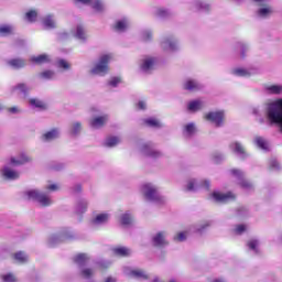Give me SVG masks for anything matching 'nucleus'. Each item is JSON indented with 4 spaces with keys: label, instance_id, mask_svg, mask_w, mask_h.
Returning <instances> with one entry per match:
<instances>
[{
    "label": "nucleus",
    "instance_id": "obj_1",
    "mask_svg": "<svg viewBox=\"0 0 282 282\" xmlns=\"http://www.w3.org/2000/svg\"><path fill=\"white\" fill-rule=\"evenodd\" d=\"M28 162H32V159L26 154H21L18 159L11 158L10 162L2 167L1 176L3 177V180H8L9 182L19 180V177H21V174L12 166H21L23 164H28Z\"/></svg>",
    "mask_w": 282,
    "mask_h": 282
},
{
    "label": "nucleus",
    "instance_id": "obj_2",
    "mask_svg": "<svg viewBox=\"0 0 282 282\" xmlns=\"http://www.w3.org/2000/svg\"><path fill=\"white\" fill-rule=\"evenodd\" d=\"M265 116L270 124H278L282 133V98L267 104Z\"/></svg>",
    "mask_w": 282,
    "mask_h": 282
},
{
    "label": "nucleus",
    "instance_id": "obj_3",
    "mask_svg": "<svg viewBox=\"0 0 282 282\" xmlns=\"http://www.w3.org/2000/svg\"><path fill=\"white\" fill-rule=\"evenodd\" d=\"M141 193L145 197L147 202H152V204H166V198L160 195L158 192V186L152 183H145L141 186Z\"/></svg>",
    "mask_w": 282,
    "mask_h": 282
},
{
    "label": "nucleus",
    "instance_id": "obj_4",
    "mask_svg": "<svg viewBox=\"0 0 282 282\" xmlns=\"http://www.w3.org/2000/svg\"><path fill=\"white\" fill-rule=\"evenodd\" d=\"M24 199H29V202H37V204L43 207L52 206L54 204L50 194L39 189H29L24 192Z\"/></svg>",
    "mask_w": 282,
    "mask_h": 282
},
{
    "label": "nucleus",
    "instance_id": "obj_5",
    "mask_svg": "<svg viewBox=\"0 0 282 282\" xmlns=\"http://www.w3.org/2000/svg\"><path fill=\"white\" fill-rule=\"evenodd\" d=\"M111 62V55H102L98 63L95 64V66L91 68L90 74H94L95 76H106V74H109V63Z\"/></svg>",
    "mask_w": 282,
    "mask_h": 282
},
{
    "label": "nucleus",
    "instance_id": "obj_6",
    "mask_svg": "<svg viewBox=\"0 0 282 282\" xmlns=\"http://www.w3.org/2000/svg\"><path fill=\"white\" fill-rule=\"evenodd\" d=\"M139 151L141 155L144 158H151L152 160H160V158H164V153L155 148V145L151 142L142 143L139 147Z\"/></svg>",
    "mask_w": 282,
    "mask_h": 282
},
{
    "label": "nucleus",
    "instance_id": "obj_7",
    "mask_svg": "<svg viewBox=\"0 0 282 282\" xmlns=\"http://www.w3.org/2000/svg\"><path fill=\"white\" fill-rule=\"evenodd\" d=\"M204 188L208 191L210 188V181L209 180H197V178H188L185 184V191L187 193H197Z\"/></svg>",
    "mask_w": 282,
    "mask_h": 282
},
{
    "label": "nucleus",
    "instance_id": "obj_8",
    "mask_svg": "<svg viewBox=\"0 0 282 282\" xmlns=\"http://www.w3.org/2000/svg\"><path fill=\"white\" fill-rule=\"evenodd\" d=\"M230 173L236 180L238 181V184L242 188V191H246V193H250L254 191V184L248 180H246V173L241 170L232 169L230 170Z\"/></svg>",
    "mask_w": 282,
    "mask_h": 282
},
{
    "label": "nucleus",
    "instance_id": "obj_9",
    "mask_svg": "<svg viewBox=\"0 0 282 282\" xmlns=\"http://www.w3.org/2000/svg\"><path fill=\"white\" fill-rule=\"evenodd\" d=\"M160 59L155 56H145L139 64V69L142 74H151L158 67Z\"/></svg>",
    "mask_w": 282,
    "mask_h": 282
},
{
    "label": "nucleus",
    "instance_id": "obj_10",
    "mask_svg": "<svg viewBox=\"0 0 282 282\" xmlns=\"http://www.w3.org/2000/svg\"><path fill=\"white\" fill-rule=\"evenodd\" d=\"M205 120H207V122H210L212 124H214V127H224V121L226 120V113L224 112V110H218V111H210L207 112L204 116Z\"/></svg>",
    "mask_w": 282,
    "mask_h": 282
},
{
    "label": "nucleus",
    "instance_id": "obj_11",
    "mask_svg": "<svg viewBox=\"0 0 282 282\" xmlns=\"http://www.w3.org/2000/svg\"><path fill=\"white\" fill-rule=\"evenodd\" d=\"M232 76H238L240 78H250V76H257L259 74V68L257 67H235L231 69Z\"/></svg>",
    "mask_w": 282,
    "mask_h": 282
},
{
    "label": "nucleus",
    "instance_id": "obj_12",
    "mask_svg": "<svg viewBox=\"0 0 282 282\" xmlns=\"http://www.w3.org/2000/svg\"><path fill=\"white\" fill-rule=\"evenodd\" d=\"M212 199L220 204H227V202H234V199H237V196L231 192H228V193L214 192L212 194Z\"/></svg>",
    "mask_w": 282,
    "mask_h": 282
},
{
    "label": "nucleus",
    "instance_id": "obj_13",
    "mask_svg": "<svg viewBox=\"0 0 282 282\" xmlns=\"http://www.w3.org/2000/svg\"><path fill=\"white\" fill-rule=\"evenodd\" d=\"M169 237V232L163 230V231H158L153 237H152V243L156 248H165V246H169V240L166 239Z\"/></svg>",
    "mask_w": 282,
    "mask_h": 282
},
{
    "label": "nucleus",
    "instance_id": "obj_14",
    "mask_svg": "<svg viewBox=\"0 0 282 282\" xmlns=\"http://www.w3.org/2000/svg\"><path fill=\"white\" fill-rule=\"evenodd\" d=\"M107 122H109V115L97 116L89 120V127L91 129H102Z\"/></svg>",
    "mask_w": 282,
    "mask_h": 282
},
{
    "label": "nucleus",
    "instance_id": "obj_15",
    "mask_svg": "<svg viewBox=\"0 0 282 282\" xmlns=\"http://www.w3.org/2000/svg\"><path fill=\"white\" fill-rule=\"evenodd\" d=\"M229 149L230 151H232V153H236L241 160H246V158H248V152H246V148L243 147V144H241V142H231L229 144Z\"/></svg>",
    "mask_w": 282,
    "mask_h": 282
},
{
    "label": "nucleus",
    "instance_id": "obj_16",
    "mask_svg": "<svg viewBox=\"0 0 282 282\" xmlns=\"http://www.w3.org/2000/svg\"><path fill=\"white\" fill-rule=\"evenodd\" d=\"M67 239H74V234L66 231L61 235H53L50 237L48 243H50V246H56V243H58L61 241H67Z\"/></svg>",
    "mask_w": 282,
    "mask_h": 282
},
{
    "label": "nucleus",
    "instance_id": "obj_17",
    "mask_svg": "<svg viewBox=\"0 0 282 282\" xmlns=\"http://www.w3.org/2000/svg\"><path fill=\"white\" fill-rule=\"evenodd\" d=\"M123 273L127 276H132V279H149V274H147L145 271L140 269L132 270L131 268L126 267L123 268Z\"/></svg>",
    "mask_w": 282,
    "mask_h": 282
},
{
    "label": "nucleus",
    "instance_id": "obj_18",
    "mask_svg": "<svg viewBox=\"0 0 282 282\" xmlns=\"http://www.w3.org/2000/svg\"><path fill=\"white\" fill-rule=\"evenodd\" d=\"M263 89L264 94H268L269 96H281L282 84H265Z\"/></svg>",
    "mask_w": 282,
    "mask_h": 282
},
{
    "label": "nucleus",
    "instance_id": "obj_19",
    "mask_svg": "<svg viewBox=\"0 0 282 282\" xmlns=\"http://www.w3.org/2000/svg\"><path fill=\"white\" fill-rule=\"evenodd\" d=\"M161 47L164 52H175L177 51V43L175 40H173L172 37H165L162 42H161Z\"/></svg>",
    "mask_w": 282,
    "mask_h": 282
},
{
    "label": "nucleus",
    "instance_id": "obj_20",
    "mask_svg": "<svg viewBox=\"0 0 282 282\" xmlns=\"http://www.w3.org/2000/svg\"><path fill=\"white\" fill-rule=\"evenodd\" d=\"M33 65H45L52 61V57L47 54L33 55L29 58Z\"/></svg>",
    "mask_w": 282,
    "mask_h": 282
},
{
    "label": "nucleus",
    "instance_id": "obj_21",
    "mask_svg": "<svg viewBox=\"0 0 282 282\" xmlns=\"http://www.w3.org/2000/svg\"><path fill=\"white\" fill-rule=\"evenodd\" d=\"M183 87H184V89H186V91H197V90L202 89V84H199V82H197V79L187 78L184 82Z\"/></svg>",
    "mask_w": 282,
    "mask_h": 282
},
{
    "label": "nucleus",
    "instance_id": "obj_22",
    "mask_svg": "<svg viewBox=\"0 0 282 282\" xmlns=\"http://www.w3.org/2000/svg\"><path fill=\"white\" fill-rule=\"evenodd\" d=\"M76 6L82 3L83 6H91L93 10L100 12L102 10V2L100 0H74Z\"/></svg>",
    "mask_w": 282,
    "mask_h": 282
},
{
    "label": "nucleus",
    "instance_id": "obj_23",
    "mask_svg": "<svg viewBox=\"0 0 282 282\" xmlns=\"http://www.w3.org/2000/svg\"><path fill=\"white\" fill-rule=\"evenodd\" d=\"M204 105V100L202 99L192 100L187 104V111H191V113H197V111H202Z\"/></svg>",
    "mask_w": 282,
    "mask_h": 282
},
{
    "label": "nucleus",
    "instance_id": "obj_24",
    "mask_svg": "<svg viewBox=\"0 0 282 282\" xmlns=\"http://www.w3.org/2000/svg\"><path fill=\"white\" fill-rule=\"evenodd\" d=\"M59 135H61V131L58 129H52L42 135V140L43 142H52L54 140H57Z\"/></svg>",
    "mask_w": 282,
    "mask_h": 282
},
{
    "label": "nucleus",
    "instance_id": "obj_25",
    "mask_svg": "<svg viewBox=\"0 0 282 282\" xmlns=\"http://www.w3.org/2000/svg\"><path fill=\"white\" fill-rule=\"evenodd\" d=\"M143 123L145 124V127H150L151 129H162V127H164V123H162V121L153 117L144 119Z\"/></svg>",
    "mask_w": 282,
    "mask_h": 282
},
{
    "label": "nucleus",
    "instance_id": "obj_26",
    "mask_svg": "<svg viewBox=\"0 0 282 282\" xmlns=\"http://www.w3.org/2000/svg\"><path fill=\"white\" fill-rule=\"evenodd\" d=\"M110 217L111 216L108 213L98 214L93 219V224H94V226H102V225L107 224V221H109Z\"/></svg>",
    "mask_w": 282,
    "mask_h": 282
},
{
    "label": "nucleus",
    "instance_id": "obj_27",
    "mask_svg": "<svg viewBox=\"0 0 282 282\" xmlns=\"http://www.w3.org/2000/svg\"><path fill=\"white\" fill-rule=\"evenodd\" d=\"M74 262L78 268H83L89 263V256H87V253H78L74 257Z\"/></svg>",
    "mask_w": 282,
    "mask_h": 282
},
{
    "label": "nucleus",
    "instance_id": "obj_28",
    "mask_svg": "<svg viewBox=\"0 0 282 282\" xmlns=\"http://www.w3.org/2000/svg\"><path fill=\"white\" fill-rule=\"evenodd\" d=\"M253 143L262 151H270V143H268V140H265L263 137H256L253 139Z\"/></svg>",
    "mask_w": 282,
    "mask_h": 282
},
{
    "label": "nucleus",
    "instance_id": "obj_29",
    "mask_svg": "<svg viewBox=\"0 0 282 282\" xmlns=\"http://www.w3.org/2000/svg\"><path fill=\"white\" fill-rule=\"evenodd\" d=\"M260 246L261 241H259V239L252 238L247 242V248H249L250 252H252L253 254H259Z\"/></svg>",
    "mask_w": 282,
    "mask_h": 282
},
{
    "label": "nucleus",
    "instance_id": "obj_30",
    "mask_svg": "<svg viewBox=\"0 0 282 282\" xmlns=\"http://www.w3.org/2000/svg\"><path fill=\"white\" fill-rule=\"evenodd\" d=\"M29 105L33 108V109H39L40 111H43L45 109H47V104L44 102L41 99H36V98H31L29 100Z\"/></svg>",
    "mask_w": 282,
    "mask_h": 282
},
{
    "label": "nucleus",
    "instance_id": "obj_31",
    "mask_svg": "<svg viewBox=\"0 0 282 282\" xmlns=\"http://www.w3.org/2000/svg\"><path fill=\"white\" fill-rule=\"evenodd\" d=\"M42 23L46 30H54L56 28V21L54 20V15L48 14L43 18Z\"/></svg>",
    "mask_w": 282,
    "mask_h": 282
},
{
    "label": "nucleus",
    "instance_id": "obj_32",
    "mask_svg": "<svg viewBox=\"0 0 282 282\" xmlns=\"http://www.w3.org/2000/svg\"><path fill=\"white\" fill-rule=\"evenodd\" d=\"M87 206H89V203L86 199L78 200L75 206V213L77 215H83V213H87Z\"/></svg>",
    "mask_w": 282,
    "mask_h": 282
},
{
    "label": "nucleus",
    "instance_id": "obj_33",
    "mask_svg": "<svg viewBox=\"0 0 282 282\" xmlns=\"http://www.w3.org/2000/svg\"><path fill=\"white\" fill-rule=\"evenodd\" d=\"M129 28V21L127 19L118 20L113 24V30L116 32H124Z\"/></svg>",
    "mask_w": 282,
    "mask_h": 282
},
{
    "label": "nucleus",
    "instance_id": "obj_34",
    "mask_svg": "<svg viewBox=\"0 0 282 282\" xmlns=\"http://www.w3.org/2000/svg\"><path fill=\"white\" fill-rule=\"evenodd\" d=\"M113 252L117 257H131L132 251L127 247H117L113 249Z\"/></svg>",
    "mask_w": 282,
    "mask_h": 282
},
{
    "label": "nucleus",
    "instance_id": "obj_35",
    "mask_svg": "<svg viewBox=\"0 0 282 282\" xmlns=\"http://www.w3.org/2000/svg\"><path fill=\"white\" fill-rule=\"evenodd\" d=\"M80 131H83V123L75 121L70 124L69 133L73 137L80 135Z\"/></svg>",
    "mask_w": 282,
    "mask_h": 282
},
{
    "label": "nucleus",
    "instance_id": "obj_36",
    "mask_svg": "<svg viewBox=\"0 0 282 282\" xmlns=\"http://www.w3.org/2000/svg\"><path fill=\"white\" fill-rule=\"evenodd\" d=\"M37 76L41 80H54L56 78V73L54 70H43L42 73H39Z\"/></svg>",
    "mask_w": 282,
    "mask_h": 282
},
{
    "label": "nucleus",
    "instance_id": "obj_37",
    "mask_svg": "<svg viewBox=\"0 0 282 282\" xmlns=\"http://www.w3.org/2000/svg\"><path fill=\"white\" fill-rule=\"evenodd\" d=\"M28 91H30V87L25 84H18L12 88V94H22L23 96H28Z\"/></svg>",
    "mask_w": 282,
    "mask_h": 282
},
{
    "label": "nucleus",
    "instance_id": "obj_38",
    "mask_svg": "<svg viewBox=\"0 0 282 282\" xmlns=\"http://www.w3.org/2000/svg\"><path fill=\"white\" fill-rule=\"evenodd\" d=\"M119 221L122 226H131V224H133V216L131 213L127 212L120 216Z\"/></svg>",
    "mask_w": 282,
    "mask_h": 282
},
{
    "label": "nucleus",
    "instance_id": "obj_39",
    "mask_svg": "<svg viewBox=\"0 0 282 282\" xmlns=\"http://www.w3.org/2000/svg\"><path fill=\"white\" fill-rule=\"evenodd\" d=\"M191 232H193V229L189 227L188 229L176 234L174 236V241H178V242L186 241Z\"/></svg>",
    "mask_w": 282,
    "mask_h": 282
},
{
    "label": "nucleus",
    "instance_id": "obj_40",
    "mask_svg": "<svg viewBox=\"0 0 282 282\" xmlns=\"http://www.w3.org/2000/svg\"><path fill=\"white\" fill-rule=\"evenodd\" d=\"M120 142H122V139H120V137H108L105 141V147H108L111 149L113 147H118Z\"/></svg>",
    "mask_w": 282,
    "mask_h": 282
},
{
    "label": "nucleus",
    "instance_id": "obj_41",
    "mask_svg": "<svg viewBox=\"0 0 282 282\" xmlns=\"http://www.w3.org/2000/svg\"><path fill=\"white\" fill-rule=\"evenodd\" d=\"M210 224L205 221L195 226H191V228H192V232H198L199 235H202L203 232H206Z\"/></svg>",
    "mask_w": 282,
    "mask_h": 282
},
{
    "label": "nucleus",
    "instance_id": "obj_42",
    "mask_svg": "<svg viewBox=\"0 0 282 282\" xmlns=\"http://www.w3.org/2000/svg\"><path fill=\"white\" fill-rule=\"evenodd\" d=\"M8 65L14 69H21V67H25V59L13 58L8 62Z\"/></svg>",
    "mask_w": 282,
    "mask_h": 282
},
{
    "label": "nucleus",
    "instance_id": "obj_43",
    "mask_svg": "<svg viewBox=\"0 0 282 282\" xmlns=\"http://www.w3.org/2000/svg\"><path fill=\"white\" fill-rule=\"evenodd\" d=\"M24 19L29 21V23H36V19H39V12L32 9L25 13Z\"/></svg>",
    "mask_w": 282,
    "mask_h": 282
},
{
    "label": "nucleus",
    "instance_id": "obj_44",
    "mask_svg": "<svg viewBox=\"0 0 282 282\" xmlns=\"http://www.w3.org/2000/svg\"><path fill=\"white\" fill-rule=\"evenodd\" d=\"M0 34H4L7 36H12L14 34V26L10 24L0 25Z\"/></svg>",
    "mask_w": 282,
    "mask_h": 282
},
{
    "label": "nucleus",
    "instance_id": "obj_45",
    "mask_svg": "<svg viewBox=\"0 0 282 282\" xmlns=\"http://www.w3.org/2000/svg\"><path fill=\"white\" fill-rule=\"evenodd\" d=\"M261 106H256L253 108H251V112L253 116H257V120L259 122V124H264L265 123V119L263 117H261Z\"/></svg>",
    "mask_w": 282,
    "mask_h": 282
},
{
    "label": "nucleus",
    "instance_id": "obj_46",
    "mask_svg": "<svg viewBox=\"0 0 282 282\" xmlns=\"http://www.w3.org/2000/svg\"><path fill=\"white\" fill-rule=\"evenodd\" d=\"M195 131H197L195 123H187L184 127L183 133L186 135V138H191V135H194Z\"/></svg>",
    "mask_w": 282,
    "mask_h": 282
},
{
    "label": "nucleus",
    "instance_id": "obj_47",
    "mask_svg": "<svg viewBox=\"0 0 282 282\" xmlns=\"http://www.w3.org/2000/svg\"><path fill=\"white\" fill-rule=\"evenodd\" d=\"M14 259L18 261V263H28L29 257L28 253L19 251L14 254Z\"/></svg>",
    "mask_w": 282,
    "mask_h": 282
},
{
    "label": "nucleus",
    "instance_id": "obj_48",
    "mask_svg": "<svg viewBox=\"0 0 282 282\" xmlns=\"http://www.w3.org/2000/svg\"><path fill=\"white\" fill-rule=\"evenodd\" d=\"M80 274L84 276V279H90V276H94V269H82Z\"/></svg>",
    "mask_w": 282,
    "mask_h": 282
},
{
    "label": "nucleus",
    "instance_id": "obj_49",
    "mask_svg": "<svg viewBox=\"0 0 282 282\" xmlns=\"http://www.w3.org/2000/svg\"><path fill=\"white\" fill-rule=\"evenodd\" d=\"M224 160H226V155H224L223 153L216 152L213 154V161L216 164H219V162H224Z\"/></svg>",
    "mask_w": 282,
    "mask_h": 282
},
{
    "label": "nucleus",
    "instance_id": "obj_50",
    "mask_svg": "<svg viewBox=\"0 0 282 282\" xmlns=\"http://www.w3.org/2000/svg\"><path fill=\"white\" fill-rule=\"evenodd\" d=\"M259 17H268V14H272V8L267 7L258 10Z\"/></svg>",
    "mask_w": 282,
    "mask_h": 282
},
{
    "label": "nucleus",
    "instance_id": "obj_51",
    "mask_svg": "<svg viewBox=\"0 0 282 282\" xmlns=\"http://www.w3.org/2000/svg\"><path fill=\"white\" fill-rule=\"evenodd\" d=\"M247 229H248V227L246 225H237L235 228V234L243 235V232H246Z\"/></svg>",
    "mask_w": 282,
    "mask_h": 282
},
{
    "label": "nucleus",
    "instance_id": "obj_52",
    "mask_svg": "<svg viewBox=\"0 0 282 282\" xmlns=\"http://www.w3.org/2000/svg\"><path fill=\"white\" fill-rule=\"evenodd\" d=\"M57 67H59V69H69V63H67V61L65 59H59L57 61Z\"/></svg>",
    "mask_w": 282,
    "mask_h": 282
},
{
    "label": "nucleus",
    "instance_id": "obj_53",
    "mask_svg": "<svg viewBox=\"0 0 282 282\" xmlns=\"http://www.w3.org/2000/svg\"><path fill=\"white\" fill-rule=\"evenodd\" d=\"M109 265H111V262L102 260L97 262V268H99L100 270H105L107 268H109Z\"/></svg>",
    "mask_w": 282,
    "mask_h": 282
},
{
    "label": "nucleus",
    "instance_id": "obj_54",
    "mask_svg": "<svg viewBox=\"0 0 282 282\" xmlns=\"http://www.w3.org/2000/svg\"><path fill=\"white\" fill-rule=\"evenodd\" d=\"M270 169H273V171H276L279 169V161L276 159H271L269 161Z\"/></svg>",
    "mask_w": 282,
    "mask_h": 282
},
{
    "label": "nucleus",
    "instance_id": "obj_55",
    "mask_svg": "<svg viewBox=\"0 0 282 282\" xmlns=\"http://www.w3.org/2000/svg\"><path fill=\"white\" fill-rule=\"evenodd\" d=\"M109 85L110 87H118V85H120V77H112L109 80Z\"/></svg>",
    "mask_w": 282,
    "mask_h": 282
},
{
    "label": "nucleus",
    "instance_id": "obj_56",
    "mask_svg": "<svg viewBox=\"0 0 282 282\" xmlns=\"http://www.w3.org/2000/svg\"><path fill=\"white\" fill-rule=\"evenodd\" d=\"M3 281L4 282H14V281H17V278L14 276V274H12V273H9V274H7V275H3Z\"/></svg>",
    "mask_w": 282,
    "mask_h": 282
},
{
    "label": "nucleus",
    "instance_id": "obj_57",
    "mask_svg": "<svg viewBox=\"0 0 282 282\" xmlns=\"http://www.w3.org/2000/svg\"><path fill=\"white\" fill-rule=\"evenodd\" d=\"M137 109H138L139 111H144V109H147V101H144V100L139 101V102L137 104Z\"/></svg>",
    "mask_w": 282,
    "mask_h": 282
},
{
    "label": "nucleus",
    "instance_id": "obj_58",
    "mask_svg": "<svg viewBox=\"0 0 282 282\" xmlns=\"http://www.w3.org/2000/svg\"><path fill=\"white\" fill-rule=\"evenodd\" d=\"M238 50H239V52H240V54H241V56L243 58L246 56V50H248V46L245 45V44H239L238 45Z\"/></svg>",
    "mask_w": 282,
    "mask_h": 282
},
{
    "label": "nucleus",
    "instance_id": "obj_59",
    "mask_svg": "<svg viewBox=\"0 0 282 282\" xmlns=\"http://www.w3.org/2000/svg\"><path fill=\"white\" fill-rule=\"evenodd\" d=\"M45 189L54 193V191H58V185H56V184L46 185Z\"/></svg>",
    "mask_w": 282,
    "mask_h": 282
},
{
    "label": "nucleus",
    "instance_id": "obj_60",
    "mask_svg": "<svg viewBox=\"0 0 282 282\" xmlns=\"http://www.w3.org/2000/svg\"><path fill=\"white\" fill-rule=\"evenodd\" d=\"M76 36H85V28L77 26Z\"/></svg>",
    "mask_w": 282,
    "mask_h": 282
},
{
    "label": "nucleus",
    "instance_id": "obj_61",
    "mask_svg": "<svg viewBox=\"0 0 282 282\" xmlns=\"http://www.w3.org/2000/svg\"><path fill=\"white\" fill-rule=\"evenodd\" d=\"M8 111L10 113H21V110L19 109V107L14 106V107H11V108H8Z\"/></svg>",
    "mask_w": 282,
    "mask_h": 282
},
{
    "label": "nucleus",
    "instance_id": "obj_62",
    "mask_svg": "<svg viewBox=\"0 0 282 282\" xmlns=\"http://www.w3.org/2000/svg\"><path fill=\"white\" fill-rule=\"evenodd\" d=\"M77 42L78 43H87V37H85V36H77Z\"/></svg>",
    "mask_w": 282,
    "mask_h": 282
},
{
    "label": "nucleus",
    "instance_id": "obj_63",
    "mask_svg": "<svg viewBox=\"0 0 282 282\" xmlns=\"http://www.w3.org/2000/svg\"><path fill=\"white\" fill-rule=\"evenodd\" d=\"M158 14H159V17H166V10L159 9Z\"/></svg>",
    "mask_w": 282,
    "mask_h": 282
},
{
    "label": "nucleus",
    "instance_id": "obj_64",
    "mask_svg": "<svg viewBox=\"0 0 282 282\" xmlns=\"http://www.w3.org/2000/svg\"><path fill=\"white\" fill-rule=\"evenodd\" d=\"M105 282H116V278L108 276Z\"/></svg>",
    "mask_w": 282,
    "mask_h": 282
}]
</instances>
